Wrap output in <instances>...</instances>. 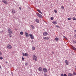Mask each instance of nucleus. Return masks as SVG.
Instances as JSON below:
<instances>
[{
  "instance_id": "a211bd4d",
  "label": "nucleus",
  "mask_w": 76,
  "mask_h": 76,
  "mask_svg": "<svg viewBox=\"0 0 76 76\" xmlns=\"http://www.w3.org/2000/svg\"><path fill=\"white\" fill-rule=\"evenodd\" d=\"M72 49L74 50H75V51H76V48H75V47L72 46Z\"/></svg>"
},
{
  "instance_id": "ddd939ff",
  "label": "nucleus",
  "mask_w": 76,
  "mask_h": 76,
  "mask_svg": "<svg viewBox=\"0 0 76 76\" xmlns=\"http://www.w3.org/2000/svg\"><path fill=\"white\" fill-rule=\"evenodd\" d=\"M52 23L54 25H56V24H57V21H53Z\"/></svg>"
},
{
  "instance_id": "dca6fc26",
  "label": "nucleus",
  "mask_w": 76,
  "mask_h": 76,
  "mask_svg": "<svg viewBox=\"0 0 76 76\" xmlns=\"http://www.w3.org/2000/svg\"><path fill=\"white\" fill-rule=\"evenodd\" d=\"M73 74L71 73H69L68 75V76H71Z\"/></svg>"
},
{
  "instance_id": "473e14b6",
  "label": "nucleus",
  "mask_w": 76,
  "mask_h": 76,
  "mask_svg": "<svg viewBox=\"0 0 76 76\" xmlns=\"http://www.w3.org/2000/svg\"><path fill=\"white\" fill-rule=\"evenodd\" d=\"M2 55V53H1V52L0 51V56H1Z\"/></svg>"
},
{
  "instance_id": "72a5a7b5",
  "label": "nucleus",
  "mask_w": 76,
  "mask_h": 76,
  "mask_svg": "<svg viewBox=\"0 0 76 76\" xmlns=\"http://www.w3.org/2000/svg\"><path fill=\"white\" fill-rule=\"evenodd\" d=\"M57 28H60V27H59V26H56Z\"/></svg>"
},
{
  "instance_id": "423d86ee",
  "label": "nucleus",
  "mask_w": 76,
  "mask_h": 76,
  "mask_svg": "<svg viewBox=\"0 0 76 76\" xmlns=\"http://www.w3.org/2000/svg\"><path fill=\"white\" fill-rule=\"evenodd\" d=\"M8 31L9 34H12V32L11 29H10V28L8 29Z\"/></svg>"
},
{
  "instance_id": "b1692460",
  "label": "nucleus",
  "mask_w": 76,
  "mask_h": 76,
  "mask_svg": "<svg viewBox=\"0 0 76 76\" xmlns=\"http://www.w3.org/2000/svg\"><path fill=\"white\" fill-rule=\"evenodd\" d=\"M20 35H23V31H21L20 32Z\"/></svg>"
},
{
  "instance_id": "4468645a",
  "label": "nucleus",
  "mask_w": 76,
  "mask_h": 76,
  "mask_svg": "<svg viewBox=\"0 0 76 76\" xmlns=\"http://www.w3.org/2000/svg\"><path fill=\"white\" fill-rule=\"evenodd\" d=\"M37 11H38V12H39V13H41V14H42V12H41V11L39 10L38 9L37 10Z\"/></svg>"
},
{
  "instance_id": "4c0bfd02",
  "label": "nucleus",
  "mask_w": 76,
  "mask_h": 76,
  "mask_svg": "<svg viewBox=\"0 0 76 76\" xmlns=\"http://www.w3.org/2000/svg\"><path fill=\"white\" fill-rule=\"evenodd\" d=\"M0 59H1V60H3V57H0Z\"/></svg>"
},
{
  "instance_id": "9b49d317",
  "label": "nucleus",
  "mask_w": 76,
  "mask_h": 76,
  "mask_svg": "<svg viewBox=\"0 0 76 76\" xmlns=\"http://www.w3.org/2000/svg\"><path fill=\"white\" fill-rule=\"evenodd\" d=\"M25 34L26 36V37H27V38L29 37V35H28V33L26 32L25 33Z\"/></svg>"
},
{
  "instance_id": "1a4fd4ad",
  "label": "nucleus",
  "mask_w": 76,
  "mask_h": 76,
  "mask_svg": "<svg viewBox=\"0 0 76 76\" xmlns=\"http://www.w3.org/2000/svg\"><path fill=\"white\" fill-rule=\"evenodd\" d=\"M65 63L66 65H69V62H68L67 60L65 61Z\"/></svg>"
},
{
  "instance_id": "7c9ffc66",
  "label": "nucleus",
  "mask_w": 76,
  "mask_h": 76,
  "mask_svg": "<svg viewBox=\"0 0 76 76\" xmlns=\"http://www.w3.org/2000/svg\"><path fill=\"white\" fill-rule=\"evenodd\" d=\"M44 76H48V75H47V74L46 73H44Z\"/></svg>"
},
{
  "instance_id": "de8ad7c7",
  "label": "nucleus",
  "mask_w": 76,
  "mask_h": 76,
  "mask_svg": "<svg viewBox=\"0 0 76 76\" xmlns=\"http://www.w3.org/2000/svg\"><path fill=\"white\" fill-rule=\"evenodd\" d=\"M72 54H73V53H72Z\"/></svg>"
},
{
  "instance_id": "4be33fe9",
  "label": "nucleus",
  "mask_w": 76,
  "mask_h": 76,
  "mask_svg": "<svg viewBox=\"0 0 76 76\" xmlns=\"http://www.w3.org/2000/svg\"><path fill=\"white\" fill-rule=\"evenodd\" d=\"M55 39L56 41H58V37H56L55 38Z\"/></svg>"
},
{
  "instance_id": "0eeeda50",
  "label": "nucleus",
  "mask_w": 76,
  "mask_h": 76,
  "mask_svg": "<svg viewBox=\"0 0 76 76\" xmlns=\"http://www.w3.org/2000/svg\"><path fill=\"white\" fill-rule=\"evenodd\" d=\"M2 1L3 3H4V4H8L7 2V1L6 0H2Z\"/></svg>"
},
{
  "instance_id": "e433bc0d",
  "label": "nucleus",
  "mask_w": 76,
  "mask_h": 76,
  "mask_svg": "<svg viewBox=\"0 0 76 76\" xmlns=\"http://www.w3.org/2000/svg\"><path fill=\"white\" fill-rule=\"evenodd\" d=\"M19 9H20V10H22V8H21V7H19Z\"/></svg>"
},
{
  "instance_id": "412c9836",
  "label": "nucleus",
  "mask_w": 76,
  "mask_h": 76,
  "mask_svg": "<svg viewBox=\"0 0 76 76\" xmlns=\"http://www.w3.org/2000/svg\"><path fill=\"white\" fill-rule=\"evenodd\" d=\"M73 75H74L75 76V75H76V72H73Z\"/></svg>"
},
{
  "instance_id": "9d476101",
  "label": "nucleus",
  "mask_w": 76,
  "mask_h": 76,
  "mask_svg": "<svg viewBox=\"0 0 76 76\" xmlns=\"http://www.w3.org/2000/svg\"><path fill=\"white\" fill-rule=\"evenodd\" d=\"M43 70L45 72H48V71L47 70V69H46L45 68H43Z\"/></svg>"
},
{
  "instance_id": "aec40b11",
  "label": "nucleus",
  "mask_w": 76,
  "mask_h": 76,
  "mask_svg": "<svg viewBox=\"0 0 76 76\" xmlns=\"http://www.w3.org/2000/svg\"><path fill=\"white\" fill-rule=\"evenodd\" d=\"M12 12L13 13H15V10H12Z\"/></svg>"
},
{
  "instance_id": "c85d7f7f",
  "label": "nucleus",
  "mask_w": 76,
  "mask_h": 76,
  "mask_svg": "<svg viewBox=\"0 0 76 76\" xmlns=\"http://www.w3.org/2000/svg\"><path fill=\"white\" fill-rule=\"evenodd\" d=\"M72 19H73V20H76V18H75L73 17Z\"/></svg>"
},
{
  "instance_id": "ea45409f",
  "label": "nucleus",
  "mask_w": 76,
  "mask_h": 76,
  "mask_svg": "<svg viewBox=\"0 0 76 76\" xmlns=\"http://www.w3.org/2000/svg\"><path fill=\"white\" fill-rule=\"evenodd\" d=\"M61 8L63 9H64V7L63 6L61 7Z\"/></svg>"
},
{
  "instance_id": "39448f33",
  "label": "nucleus",
  "mask_w": 76,
  "mask_h": 76,
  "mask_svg": "<svg viewBox=\"0 0 76 76\" xmlns=\"http://www.w3.org/2000/svg\"><path fill=\"white\" fill-rule=\"evenodd\" d=\"M23 56H24L25 57L26 56L28 57V53H23Z\"/></svg>"
},
{
  "instance_id": "bb28decb",
  "label": "nucleus",
  "mask_w": 76,
  "mask_h": 76,
  "mask_svg": "<svg viewBox=\"0 0 76 76\" xmlns=\"http://www.w3.org/2000/svg\"><path fill=\"white\" fill-rule=\"evenodd\" d=\"M51 20H53L54 19V17H51L50 18Z\"/></svg>"
},
{
  "instance_id": "2f4dec72",
  "label": "nucleus",
  "mask_w": 76,
  "mask_h": 76,
  "mask_svg": "<svg viewBox=\"0 0 76 76\" xmlns=\"http://www.w3.org/2000/svg\"><path fill=\"white\" fill-rule=\"evenodd\" d=\"M54 11V12L55 13H57V10H55Z\"/></svg>"
},
{
  "instance_id": "37998d69",
  "label": "nucleus",
  "mask_w": 76,
  "mask_h": 76,
  "mask_svg": "<svg viewBox=\"0 0 76 76\" xmlns=\"http://www.w3.org/2000/svg\"><path fill=\"white\" fill-rule=\"evenodd\" d=\"M1 66H0V69H1Z\"/></svg>"
},
{
  "instance_id": "5701e85b",
  "label": "nucleus",
  "mask_w": 76,
  "mask_h": 76,
  "mask_svg": "<svg viewBox=\"0 0 76 76\" xmlns=\"http://www.w3.org/2000/svg\"><path fill=\"white\" fill-rule=\"evenodd\" d=\"M72 41H73V42L74 43V44H76V40H73Z\"/></svg>"
},
{
  "instance_id": "f257e3e1",
  "label": "nucleus",
  "mask_w": 76,
  "mask_h": 76,
  "mask_svg": "<svg viewBox=\"0 0 76 76\" xmlns=\"http://www.w3.org/2000/svg\"><path fill=\"white\" fill-rule=\"evenodd\" d=\"M32 58L34 60H35V61H37V57L35 55H33Z\"/></svg>"
},
{
  "instance_id": "79ce46f5",
  "label": "nucleus",
  "mask_w": 76,
  "mask_h": 76,
  "mask_svg": "<svg viewBox=\"0 0 76 76\" xmlns=\"http://www.w3.org/2000/svg\"><path fill=\"white\" fill-rule=\"evenodd\" d=\"M75 32H76V30L74 31Z\"/></svg>"
},
{
  "instance_id": "7ed1b4c3",
  "label": "nucleus",
  "mask_w": 76,
  "mask_h": 76,
  "mask_svg": "<svg viewBox=\"0 0 76 76\" xmlns=\"http://www.w3.org/2000/svg\"><path fill=\"white\" fill-rule=\"evenodd\" d=\"M30 37L32 39H34V36L32 35V34H30L29 35Z\"/></svg>"
},
{
  "instance_id": "c03bdc74",
  "label": "nucleus",
  "mask_w": 76,
  "mask_h": 76,
  "mask_svg": "<svg viewBox=\"0 0 76 76\" xmlns=\"http://www.w3.org/2000/svg\"><path fill=\"white\" fill-rule=\"evenodd\" d=\"M64 38H66V37H65V36H64Z\"/></svg>"
},
{
  "instance_id": "f704fd0d",
  "label": "nucleus",
  "mask_w": 76,
  "mask_h": 76,
  "mask_svg": "<svg viewBox=\"0 0 76 76\" xmlns=\"http://www.w3.org/2000/svg\"><path fill=\"white\" fill-rule=\"evenodd\" d=\"M61 76H64V75H63V74L62 73L61 74Z\"/></svg>"
},
{
  "instance_id": "c756f323",
  "label": "nucleus",
  "mask_w": 76,
  "mask_h": 76,
  "mask_svg": "<svg viewBox=\"0 0 76 76\" xmlns=\"http://www.w3.org/2000/svg\"><path fill=\"white\" fill-rule=\"evenodd\" d=\"M25 60V58H23V56H22V60Z\"/></svg>"
},
{
  "instance_id": "f03ea898",
  "label": "nucleus",
  "mask_w": 76,
  "mask_h": 76,
  "mask_svg": "<svg viewBox=\"0 0 76 76\" xmlns=\"http://www.w3.org/2000/svg\"><path fill=\"white\" fill-rule=\"evenodd\" d=\"M36 15H37V16L38 17H39V18H42V15L40 14L39 13H36Z\"/></svg>"
},
{
  "instance_id": "f8f14e48",
  "label": "nucleus",
  "mask_w": 76,
  "mask_h": 76,
  "mask_svg": "<svg viewBox=\"0 0 76 76\" xmlns=\"http://www.w3.org/2000/svg\"><path fill=\"white\" fill-rule=\"evenodd\" d=\"M38 70H39V72H41V71H42V68L40 67H39L38 68Z\"/></svg>"
},
{
  "instance_id": "a18cd8bd",
  "label": "nucleus",
  "mask_w": 76,
  "mask_h": 76,
  "mask_svg": "<svg viewBox=\"0 0 76 76\" xmlns=\"http://www.w3.org/2000/svg\"><path fill=\"white\" fill-rule=\"evenodd\" d=\"M7 61H6V63H7Z\"/></svg>"
},
{
  "instance_id": "cd10ccee",
  "label": "nucleus",
  "mask_w": 76,
  "mask_h": 76,
  "mask_svg": "<svg viewBox=\"0 0 76 76\" xmlns=\"http://www.w3.org/2000/svg\"><path fill=\"white\" fill-rule=\"evenodd\" d=\"M68 20H71V19H72V18H69L67 19Z\"/></svg>"
},
{
  "instance_id": "2eb2a0df",
  "label": "nucleus",
  "mask_w": 76,
  "mask_h": 76,
  "mask_svg": "<svg viewBox=\"0 0 76 76\" xmlns=\"http://www.w3.org/2000/svg\"><path fill=\"white\" fill-rule=\"evenodd\" d=\"M44 39H49V38L48 37H46L44 38Z\"/></svg>"
},
{
  "instance_id": "a19ab883",
  "label": "nucleus",
  "mask_w": 76,
  "mask_h": 76,
  "mask_svg": "<svg viewBox=\"0 0 76 76\" xmlns=\"http://www.w3.org/2000/svg\"><path fill=\"white\" fill-rule=\"evenodd\" d=\"M52 54H54V52H52Z\"/></svg>"
},
{
  "instance_id": "f3484780",
  "label": "nucleus",
  "mask_w": 76,
  "mask_h": 76,
  "mask_svg": "<svg viewBox=\"0 0 76 76\" xmlns=\"http://www.w3.org/2000/svg\"><path fill=\"white\" fill-rule=\"evenodd\" d=\"M31 26L32 28L33 29H35V27L34 26L32 25H31Z\"/></svg>"
},
{
  "instance_id": "a878e982",
  "label": "nucleus",
  "mask_w": 76,
  "mask_h": 76,
  "mask_svg": "<svg viewBox=\"0 0 76 76\" xmlns=\"http://www.w3.org/2000/svg\"><path fill=\"white\" fill-rule=\"evenodd\" d=\"M11 34H8L9 36L10 37H12V35Z\"/></svg>"
},
{
  "instance_id": "6ab92c4d",
  "label": "nucleus",
  "mask_w": 76,
  "mask_h": 76,
  "mask_svg": "<svg viewBox=\"0 0 76 76\" xmlns=\"http://www.w3.org/2000/svg\"><path fill=\"white\" fill-rule=\"evenodd\" d=\"M36 21L37 22V23H39V20H38V19H36Z\"/></svg>"
},
{
  "instance_id": "393cba45",
  "label": "nucleus",
  "mask_w": 76,
  "mask_h": 76,
  "mask_svg": "<svg viewBox=\"0 0 76 76\" xmlns=\"http://www.w3.org/2000/svg\"><path fill=\"white\" fill-rule=\"evenodd\" d=\"M35 47H33L32 48V49L33 50H35Z\"/></svg>"
},
{
  "instance_id": "49530a36",
  "label": "nucleus",
  "mask_w": 76,
  "mask_h": 76,
  "mask_svg": "<svg viewBox=\"0 0 76 76\" xmlns=\"http://www.w3.org/2000/svg\"><path fill=\"white\" fill-rule=\"evenodd\" d=\"M71 76H74V75H73L72 74Z\"/></svg>"
},
{
  "instance_id": "20e7f679",
  "label": "nucleus",
  "mask_w": 76,
  "mask_h": 76,
  "mask_svg": "<svg viewBox=\"0 0 76 76\" xmlns=\"http://www.w3.org/2000/svg\"><path fill=\"white\" fill-rule=\"evenodd\" d=\"M7 48H8V49H11L12 48V46L10 45H8Z\"/></svg>"
},
{
  "instance_id": "6e6552de",
  "label": "nucleus",
  "mask_w": 76,
  "mask_h": 76,
  "mask_svg": "<svg viewBox=\"0 0 76 76\" xmlns=\"http://www.w3.org/2000/svg\"><path fill=\"white\" fill-rule=\"evenodd\" d=\"M48 34V33L47 32H44L43 34V35L44 36H45V35H47Z\"/></svg>"
},
{
  "instance_id": "c9c22d12",
  "label": "nucleus",
  "mask_w": 76,
  "mask_h": 76,
  "mask_svg": "<svg viewBox=\"0 0 76 76\" xmlns=\"http://www.w3.org/2000/svg\"><path fill=\"white\" fill-rule=\"evenodd\" d=\"M64 76H67V75L66 74H64Z\"/></svg>"
},
{
  "instance_id": "58836bf2",
  "label": "nucleus",
  "mask_w": 76,
  "mask_h": 76,
  "mask_svg": "<svg viewBox=\"0 0 76 76\" xmlns=\"http://www.w3.org/2000/svg\"><path fill=\"white\" fill-rule=\"evenodd\" d=\"M25 65L26 66H27L28 65V63L27 62H26Z\"/></svg>"
}]
</instances>
